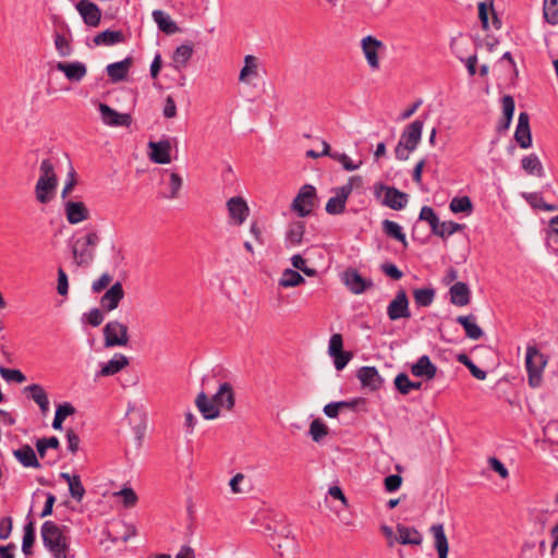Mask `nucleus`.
<instances>
[{
	"label": "nucleus",
	"mask_w": 558,
	"mask_h": 558,
	"mask_svg": "<svg viewBox=\"0 0 558 558\" xmlns=\"http://www.w3.org/2000/svg\"><path fill=\"white\" fill-rule=\"evenodd\" d=\"M65 525H58L53 521H45L40 527V536L45 548L53 558H69L70 539Z\"/></svg>",
	"instance_id": "f257e3e1"
},
{
	"label": "nucleus",
	"mask_w": 558,
	"mask_h": 558,
	"mask_svg": "<svg viewBox=\"0 0 558 558\" xmlns=\"http://www.w3.org/2000/svg\"><path fill=\"white\" fill-rule=\"evenodd\" d=\"M39 170L40 175L35 186L36 199L41 204H48L53 198L58 186V178L50 159H44Z\"/></svg>",
	"instance_id": "f03ea898"
},
{
	"label": "nucleus",
	"mask_w": 558,
	"mask_h": 558,
	"mask_svg": "<svg viewBox=\"0 0 558 558\" xmlns=\"http://www.w3.org/2000/svg\"><path fill=\"white\" fill-rule=\"evenodd\" d=\"M423 125V121L417 119L404 128L395 149L397 159L408 160L410 153L416 149L422 138Z\"/></svg>",
	"instance_id": "7ed1b4c3"
},
{
	"label": "nucleus",
	"mask_w": 558,
	"mask_h": 558,
	"mask_svg": "<svg viewBox=\"0 0 558 558\" xmlns=\"http://www.w3.org/2000/svg\"><path fill=\"white\" fill-rule=\"evenodd\" d=\"M548 359L539 352L535 345H527L525 355V367L527 371L529 385L532 388L539 387L542 384L543 369Z\"/></svg>",
	"instance_id": "20e7f679"
},
{
	"label": "nucleus",
	"mask_w": 558,
	"mask_h": 558,
	"mask_svg": "<svg viewBox=\"0 0 558 558\" xmlns=\"http://www.w3.org/2000/svg\"><path fill=\"white\" fill-rule=\"evenodd\" d=\"M98 242V234L96 232H89L73 243L72 254L77 266L87 267L92 264L95 257L94 250Z\"/></svg>",
	"instance_id": "39448f33"
},
{
	"label": "nucleus",
	"mask_w": 558,
	"mask_h": 558,
	"mask_svg": "<svg viewBox=\"0 0 558 558\" xmlns=\"http://www.w3.org/2000/svg\"><path fill=\"white\" fill-rule=\"evenodd\" d=\"M362 179L359 175L351 177L348 182L336 189V195L330 197L326 204V211L329 215L342 214L345 209V203L351 195L354 186H360Z\"/></svg>",
	"instance_id": "423d86ee"
},
{
	"label": "nucleus",
	"mask_w": 558,
	"mask_h": 558,
	"mask_svg": "<svg viewBox=\"0 0 558 558\" xmlns=\"http://www.w3.org/2000/svg\"><path fill=\"white\" fill-rule=\"evenodd\" d=\"M317 199L316 189L311 184L303 185L291 204V209L299 217H307L313 213Z\"/></svg>",
	"instance_id": "0eeeda50"
},
{
	"label": "nucleus",
	"mask_w": 558,
	"mask_h": 558,
	"mask_svg": "<svg viewBox=\"0 0 558 558\" xmlns=\"http://www.w3.org/2000/svg\"><path fill=\"white\" fill-rule=\"evenodd\" d=\"M374 194L376 197H380L384 194L381 204L393 210H401L408 204V194L399 191L393 186H387L383 183L374 185Z\"/></svg>",
	"instance_id": "6e6552de"
},
{
	"label": "nucleus",
	"mask_w": 558,
	"mask_h": 558,
	"mask_svg": "<svg viewBox=\"0 0 558 558\" xmlns=\"http://www.w3.org/2000/svg\"><path fill=\"white\" fill-rule=\"evenodd\" d=\"M105 347H124L129 342L128 326L118 320L108 322L104 329Z\"/></svg>",
	"instance_id": "1a4fd4ad"
},
{
	"label": "nucleus",
	"mask_w": 558,
	"mask_h": 558,
	"mask_svg": "<svg viewBox=\"0 0 558 558\" xmlns=\"http://www.w3.org/2000/svg\"><path fill=\"white\" fill-rule=\"evenodd\" d=\"M387 316L392 322L411 317L409 298L404 289L398 290L395 298L388 304Z\"/></svg>",
	"instance_id": "9d476101"
},
{
	"label": "nucleus",
	"mask_w": 558,
	"mask_h": 558,
	"mask_svg": "<svg viewBox=\"0 0 558 558\" xmlns=\"http://www.w3.org/2000/svg\"><path fill=\"white\" fill-rule=\"evenodd\" d=\"M343 282L354 294H361L373 287L371 279L363 278L356 269L349 268L343 272Z\"/></svg>",
	"instance_id": "9b49d317"
},
{
	"label": "nucleus",
	"mask_w": 558,
	"mask_h": 558,
	"mask_svg": "<svg viewBox=\"0 0 558 558\" xmlns=\"http://www.w3.org/2000/svg\"><path fill=\"white\" fill-rule=\"evenodd\" d=\"M514 140L517 144L523 149H527L532 146L530 117L525 111L520 112L519 114L518 124L514 132Z\"/></svg>",
	"instance_id": "f8f14e48"
},
{
	"label": "nucleus",
	"mask_w": 558,
	"mask_h": 558,
	"mask_svg": "<svg viewBox=\"0 0 558 558\" xmlns=\"http://www.w3.org/2000/svg\"><path fill=\"white\" fill-rule=\"evenodd\" d=\"M76 10L81 14L84 23L96 27L101 20V11L98 5L89 0H81L76 3Z\"/></svg>",
	"instance_id": "ddd939ff"
},
{
	"label": "nucleus",
	"mask_w": 558,
	"mask_h": 558,
	"mask_svg": "<svg viewBox=\"0 0 558 558\" xmlns=\"http://www.w3.org/2000/svg\"><path fill=\"white\" fill-rule=\"evenodd\" d=\"M99 112L105 124L110 126H129L131 124V116L119 113L106 104H99Z\"/></svg>",
	"instance_id": "4468645a"
},
{
	"label": "nucleus",
	"mask_w": 558,
	"mask_h": 558,
	"mask_svg": "<svg viewBox=\"0 0 558 558\" xmlns=\"http://www.w3.org/2000/svg\"><path fill=\"white\" fill-rule=\"evenodd\" d=\"M356 377L363 387H368L373 391L380 389L384 385V378L374 366L361 367L357 371Z\"/></svg>",
	"instance_id": "2eb2a0df"
},
{
	"label": "nucleus",
	"mask_w": 558,
	"mask_h": 558,
	"mask_svg": "<svg viewBox=\"0 0 558 558\" xmlns=\"http://www.w3.org/2000/svg\"><path fill=\"white\" fill-rule=\"evenodd\" d=\"M195 404L205 420H215L220 416V410L214 397L209 398L205 391L196 396Z\"/></svg>",
	"instance_id": "dca6fc26"
},
{
	"label": "nucleus",
	"mask_w": 558,
	"mask_h": 558,
	"mask_svg": "<svg viewBox=\"0 0 558 558\" xmlns=\"http://www.w3.org/2000/svg\"><path fill=\"white\" fill-rule=\"evenodd\" d=\"M56 69L64 74L70 82H81L86 73L87 68L83 62H57Z\"/></svg>",
	"instance_id": "f3484780"
},
{
	"label": "nucleus",
	"mask_w": 558,
	"mask_h": 558,
	"mask_svg": "<svg viewBox=\"0 0 558 558\" xmlns=\"http://www.w3.org/2000/svg\"><path fill=\"white\" fill-rule=\"evenodd\" d=\"M123 298L124 290L122 283L117 281L101 296L100 305L105 311L111 312L119 306V303Z\"/></svg>",
	"instance_id": "a211bd4d"
},
{
	"label": "nucleus",
	"mask_w": 558,
	"mask_h": 558,
	"mask_svg": "<svg viewBox=\"0 0 558 558\" xmlns=\"http://www.w3.org/2000/svg\"><path fill=\"white\" fill-rule=\"evenodd\" d=\"M64 211L66 220L71 225H77L89 217L88 208L83 202L66 201Z\"/></svg>",
	"instance_id": "6ab92c4d"
},
{
	"label": "nucleus",
	"mask_w": 558,
	"mask_h": 558,
	"mask_svg": "<svg viewBox=\"0 0 558 558\" xmlns=\"http://www.w3.org/2000/svg\"><path fill=\"white\" fill-rule=\"evenodd\" d=\"M227 207L230 218L234 221L235 225H242L248 216V206L246 202L240 196L231 197L227 202Z\"/></svg>",
	"instance_id": "aec40b11"
},
{
	"label": "nucleus",
	"mask_w": 558,
	"mask_h": 558,
	"mask_svg": "<svg viewBox=\"0 0 558 558\" xmlns=\"http://www.w3.org/2000/svg\"><path fill=\"white\" fill-rule=\"evenodd\" d=\"M149 158L155 163H169L171 161L170 157V143L168 141H160V142H149Z\"/></svg>",
	"instance_id": "412c9836"
},
{
	"label": "nucleus",
	"mask_w": 558,
	"mask_h": 558,
	"mask_svg": "<svg viewBox=\"0 0 558 558\" xmlns=\"http://www.w3.org/2000/svg\"><path fill=\"white\" fill-rule=\"evenodd\" d=\"M129 422L132 425L136 446L142 445L146 429V416L141 410L131 409L128 412Z\"/></svg>",
	"instance_id": "4be33fe9"
},
{
	"label": "nucleus",
	"mask_w": 558,
	"mask_h": 558,
	"mask_svg": "<svg viewBox=\"0 0 558 558\" xmlns=\"http://www.w3.org/2000/svg\"><path fill=\"white\" fill-rule=\"evenodd\" d=\"M214 401L218 404V409H226L231 411L235 404V396L233 388L229 383H222L219 385L217 392L213 396Z\"/></svg>",
	"instance_id": "5701e85b"
},
{
	"label": "nucleus",
	"mask_w": 558,
	"mask_h": 558,
	"mask_svg": "<svg viewBox=\"0 0 558 558\" xmlns=\"http://www.w3.org/2000/svg\"><path fill=\"white\" fill-rule=\"evenodd\" d=\"M383 46V43L372 36H366L362 39V49L365 54V58L373 69L379 68V60L377 56V50Z\"/></svg>",
	"instance_id": "b1692460"
},
{
	"label": "nucleus",
	"mask_w": 558,
	"mask_h": 558,
	"mask_svg": "<svg viewBox=\"0 0 558 558\" xmlns=\"http://www.w3.org/2000/svg\"><path fill=\"white\" fill-rule=\"evenodd\" d=\"M411 373L416 377L433 379L436 376L437 367L432 363L428 355H422L416 363L411 366Z\"/></svg>",
	"instance_id": "393cba45"
},
{
	"label": "nucleus",
	"mask_w": 558,
	"mask_h": 558,
	"mask_svg": "<svg viewBox=\"0 0 558 558\" xmlns=\"http://www.w3.org/2000/svg\"><path fill=\"white\" fill-rule=\"evenodd\" d=\"M492 11L493 15V25L496 29L501 28V20L498 17L497 13L494 10V0H485L478 3V19L482 23L483 29L487 31L489 28L488 22V11Z\"/></svg>",
	"instance_id": "a878e982"
},
{
	"label": "nucleus",
	"mask_w": 558,
	"mask_h": 558,
	"mask_svg": "<svg viewBox=\"0 0 558 558\" xmlns=\"http://www.w3.org/2000/svg\"><path fill=\"white\" fill-rule=\"evenodd\" d=\"M450 302L457 306H465L470 303L471 291L466 283L456 282L449 289Z\"/></svg>",
	"instance_id": "bb28decb"
},
{
	"label": "nucleus",
	"mask_w": 558,
	"mask_h": 558,
	"mask_svg": "<svg viewBox=\"0 0 558 558\" xmlns=\"http://www.w3.org/2000/svg\"><path fill=\"white\" fill-rule=\"evenodd\" d=\"M14 457L25 468L39 469V463L34 449L29 445H23L19 449L13 451Z\"/></svg>",
	"instance_id": "cd10ccee"
},
{
	"label": "nucleus",
	"mask_w": 558,
	"mask_h": 558,
	"mask_svg": "<svg viewBox=\"0 0 558 558\" xmlns=\"http://www.w3.org/2000/svg\"><path fill=\"white\" fill-rule=\"evenodd\" d=\"M271 545L276 549L277 554L284 558L293 555L296 549V543L293 537L286 536H274L271 538Z\"/></svg>",
	"instance_id": "c85d7f7f"
},
{
	"label": "nucleus",
	"mask_w": 558,
	"mask_h": 558,
	"mask_svg": "<svg viewBox=\"0 0 558 558\" xmlns=\"http://www.w3.org/2000/svg\"><path fill=\"white\" fill-rule=\"evenodd\" d=\"M129 365V359L121 353H116L113 357L105 363L99 371L100 376H112Z\"/></svg>",
	"instance_id": "c756f323"
},
{
	"label": "nucleus",
	"mask_w": 558,
	"mask_h": 558,
	"mask_svg": "<svg viewBox=\"0 0 558 558\" xmlns=\"http://www.w3.org/2000/svg\"><path fill=\"white\" fill-rule=\"evenodd\" d=\"M456 320L464 328L468 338L472 340H478L483 337L484 332L482 328L476 324V318L474 315L458 316Z\"/></svg>",
	"instance_id": "7c9ffc66"
},
{
	"label": "nucleus",
	"mask_w": 558,
	"mask_h": 558,
	"mask_svg": "<svg viewBox=\"0 0 558 558\" xmlns=\"http://www.w3.org/2000/svg\"><path fill=\"white\" fill-rule=\"evenodd\" d=\"M398 542L402 545H420L423 541L421 533L414 527L398 524Z\"/></svg>",
	"instance_id": "2f4dec72"
},
{
	"label": "nucleus",
	"mask_w": 558,
	"mask_h": 558,
	"mask_svg": "<svg viewBox=\"0 0 558 558\" xmlns=\"http://www.w3.org/2000/svg\"><path fill=\"white\" fill-rule=\"evenodd\" d=\"M521 167L529 175H534L537 178L545 175L543 165L536 154L524 156L521 160Z\"/></svg>",
	"instance_id": "473e14b6"
},
{
	"label": "nucleus",
	"mask_w": 558,
	"mask_h": 558,
	"mask_svg": "<svg viewBox=\"0 0 558 558\" xmlns=\"http://www.w3.org/2000/svg\"><path fill=\"white\" fill-rule=\"evenodd\" d=\"M125 40L122 31L106 29L94 37L96 46H113Z\"/></svg>",
	"instance_id": "72a5a7b5"
},
{
	"label": "nucleus",
	"mask_w": 558,
	"mask_h": 558,
	"mask_svg": "<svg viewBox=\"0 0 558 558\" xmlns=\"http://www.w3.org/2000/svg\"><path fill=\"white\" fill-rule=\"evenodd\" d=\"M25 392L36 402L40 411L45 414L49 410V400L45 389L38 384H32L24 388Z\"/></svg>",
	"instance_id": "f704fd0d"
},
{
	"label": "nucleus",
	"mask_w": 558,
	"mask_h": 558,
	"mask_svg": "<svg viewBox=\"0 0 558 558\" xmlns=\"http://www.w3.org/2000/svg\"><path fill=\"white\" fill-rule=\"evenodd\" d=\"M131 65L130 58H126L122 61L110 63L107 65V74L112 82L123 81L129 72Z\"/></svg>",
	"instance_id": "c9c22d12"
},
{
	"label": "nucleus",
	"mask_w": 558,
	"mask_h": 558,
	"mask_svg": "<svg viewBox=\"0 0 558 558\" xmlns=\"http://www.w3.org/2000/svg\"><path fill=\"white\" fill-rule=\"evenodd\" d=\"M381 226H383V232L387 236L401 242L403 247H408V241H407L405 234L403 233L402 228L399 223H397L392 220H389V219H385L381 222Z\"/></svg>",
	"instance_id": "e433bc0d"
},
{
	"label": "nucleus",
	"mask_w": 558,
	"mask_h": 558,
	"mask_svg": "<svg viewBox=\"0 0 558 558\" xmlns=\"http://www.w3.org/2000/svg\"><path fill=\"white\" fill-rule=\"evenodd\" d=\"M395 386L401 395H408L411 390H420L422 381H412L405 373H400L395 378Z\"/></svg>",
	"instance_id": "4c0bfd02"
},
{
	"label": "nucleus",
	"mask_w": 558,
	"mask_h": 558,
	"mask_svg": "<svg viewBox=\"0 0 558 558\" xmlns=\"http://www.w3.org/2000/svg\"><path fill=\"white\" fill-rule=\"evenodd\" d=\"M151 16L159 31L168 35L174 34V22L171 20L169 14L161 10H154Z\"/></svg>",
	"instance_id": "58836bf2"
},
{
	"label": "nucleus",
	"mask_w": 558,
	"mask_h": 558,
	"mask_svg": "<svg viewBox=\"0 0 558 558\" xmlns=\"http://www.w3.org/2000/svg\"><path fill=\"white\" fill-rule=\"evenodd\" d=\"M257 66H258V63H257L256 57H254L252 54L245 56L244 57V66L240 71L239 80L241 82L247 83L250 77H256L258 75Z\"/></svg>",
	"instance_id": "ea45409f"
},
{
	"label": "nucleus",
	"mask_w": 558,
	"mask_h": 558,
	"mask_svg": "<svg viewBox=\"0 0 558 558\" xmlns=\"http://www.w3.org/2000/svg\"><path fill=\"white\" fill-rule=\"evenodd\" d=\"M304 232H305V223L303 221L292 222L289 226L286 241L292 246L299 245L302 243Z\"/></svg>",
	"instance_id": "a19ab883"
},
{
	"label": "nucleus",
	"mask_w": 558,
	"mask_h": 558,
	"mask_svg": "<svg viewBox=\"0 0 558 558\" xmlns=\"http://www.w3.org/2000/svg\"><path fill=\"white\" fill-rule=\"evenodd\" d=\"M36 539L35 533V523L33 521H28L24 525V535L22 541V551L25 556H31L33 554L32 547Z\"/></svg>",
	"instance_id": "79ce46f5"
},
{
	"label": "nucleus",
	"mask_w": 558,
	"mask_h": 558,
	"mask_svg": "<svg viewBox=\"0 0 558 558\" xmlns=\"http://www.w3.org/2000/svg\"><path fill=\"white\" fill-rule=\"evenodd\" d=\"M75 413V408L69 403L64 402L62 404H59L56 409L54 418L52 421V428L53 429H61L63 421L69 416Z\"/></svg>",
	"instance_id": "37998d69"
},
{
	"label": "nucleus",
	"mask_w": 558,
	"mask_h": 558,
	"mask_svg": "<svg viewBox=\"0 0 558 558\" xmlns=\"http://www.w3.org/2000/svg\"><path fill=\"white\" fill-rule=\"evenodd\" d=\"M430 533L434 536L435 539V548L437 553L439 551H449V545L448 539L445 534L444 525L442 524H434L429 529Z\"/></svg>",
	"instance_id": "c03bdc74"
},
{
	"label": "nucleus",
	"mask_w": 558,
	"mask_h": 558,
	"mask_svg": "<svg viewBox=\"0 0 558 558\" xmlns=\"http://www.w3.org/2000/svg\"><path fill=\"white\" fill-rule=\"evenodd\" d=\"M305 279L294 269H284L279 280V286L283 288H292L303 284Z\"/></svg>",
	"instance_id": "a18cd8bd"
},
{
	"label": "nucleus",
	"mask_w": 558,
	"mask_h": 558,
	"mask_svg": "<svg viewBox=\"0 0 558 558\" xmlns=\"http://www.w3.org/2000/svg\"><path fill=\"white\" fill-rule=\"evenodd\" d=\"M413 298L417 306L427 307L434 302L435 290L433 288L415 289Z\"/></svg>",
	"instance_id": "49530a36"
},
{
	"label": "nucleus",
	"mask_w": 558,
	"mask_h": 558,
	"mask_svg": "<svg viewBox=\"0 0 558 558\" xmlns=\"http://www.w3.org/2000/svg\"><path fill=\"white\" fill-rule=\"evenodd\" d=\"M194 44L189 41L177 47V70L186 66L187 61L193 56Z\"/></svg>",
	"instance_id": "de8ad7c7"
},
{
	"label": "nucleus",
	"mask_w": 558,
	"mask_h": 558,
	"mask_svg": "<svg viewBox=\"0 0 558 558\" xmlns=\"http://www.w3.org/2000/svg\"><path fill=\"white\" fill-rule=\"evenodd\" d=\"M308 433L315 442H319L328 435L329 428L320 418H316L312 421Z\"/></svg>",
	"instance_id": "09e8293b"
},
{
	"label": "nucleus",
	"mask_w": 558,
	"mask_h": 558,
	"mask_svg": "<svg viewBox=\"0 0 558 558\" xmlns=\"http://www.w3.org/2000/svg\"><path fill=\"white\" fill-rule=\"evenodd\" d=\"M449 208L452 213H468L470 214L473 209L472 202L469 196L453 197L449 204Z\"/></svg>",
	"instance_id": "8fccbe9b"
},
{
	"label": "nucleus",
	"mask_w": 558,
	"mask_h": 558,
	"mask_svg": "<svg viewBox=\"0 0 558 558\" xmlns=\"http://www.w3.org/2000/svg\"><path fill=\"white\" fill-rule=\"evenodd\" d=\"M465 226L454 222V221H444L438 223V229H436V232H433V234L440 236V238H447L460 230H462Z\"/></svg>",
	"instance_id": "3c124183"
},
{
	"label": "nucleus",
	"mask_w": 558,
	"mask_h": 558,
	"mask_svg": "<svg viewBox=\"0 0 558 558\" xmlns=\"http://www.w3.org/2000/svg\"><path fill=\"white\" fill-rule=\"evenodd\" d=\"M543 11L548 23L558 24V0H544Z\"/></svg>",
	"instance_id": "603ef678"
},
{
	"label": "nucleus",
	"mask_w": 558,
	"mask_h": 558,
	"mask_svg": "<svg viewBox=\"0 0 558 558\" xmlns=\"http://www.w3.org/2000/svg\"><path fill=\"white\" fill-rule=\"evenodd\" d=\"M420 220L427 221L432 232H436L438 229L439 218L436 215L435 210L429 206H423L420 211Z\"/></svg>",
	"instance_id": "864d4df0"
},
{
	"label": "nucleus",
	"mask_w": 558,
	"mask_h": 558,
	"mask_svg": "<svg viewBox=\"0 0 558 558\" xmlns=\"http://www.w3.org/2000/svg\"><path fill=\"white\" fill-rule=\"evenodd\" d=\"M458 361L466 366L476 379L484 380L486 378V372L477 367L466 354L458 355Z\"/></svg>",
	"instance_id": "5fc2aeb1"
},
{
	"label": "nucleus",
	"mask_w": 558,
	"mask_h": 558,
	"mask_svg": "<svg viewBox=\"0 0 558 558\" xmlns=\"http://www.w3.org/2000/svg\"><path fill=\"white\" fill-rule=\"evenodd\" d=\"M68 485L71 497L76 501H81L85 495V488L80 475L74 474L72 476V481Z\"/></svg>",
	"instance_id": "6e6d98bb"
},
{
	"label": "nucleus",
	"mask_w": 558,
	"mask_h": 558,
	"mask_svg": "<svg viewBox=\"0 0 558 558\" xmlns=\"http://www.w3.org/2000/svg\"><path fill=\"white\" fill-rule=\"evenodd\" d=\"M0 375L7 381H15L17 384H22L26 380V376L20 369L0 366Z\"/></svg>",
	"instance_id": "4d7b16f0"
},
{
	"label": "nucleus",
	"mask_w": 558,
	"mask_h": 558,
	"mask_svg": "<svg viewBox=\"0 0 558 558\" xmlns=\"http://www.w3.org/2000/svg\"><path fill=\"white\" fill-rule=\"evenodd\" d=\"M331 159L340 162L342 165L343 169L347 171H354V170L359 169L360 166L362 165V161L355 163L351 160V158L347 154L339 153V151H333V154L331 155Z\"/></svg>",
	"instance_id": "13d9d810"
},
{
	"label": "nucleus",
	"mask_w": 558,
	"mask_h": 558,
	"mask_svg": "<svg viewBox=\"0 0 558 558\" xmlns=\"http://www.w3.org/2000/svg\"><path fill=\"white\" fill-rule=\"evenodd\" d=\"M291 264L296 271L300 270L308 277L317 275V270L315 268L307 267L306 260L300 254H295L291 257Z\"/></svg>",
	"instance_id": "bf43d9fd"
},
{
	"label": "nucleus",
	"mask_w": 558,
	"mask_h": 558,
	"mask_svg": "<svg viewBox=\"0 0 558 558\" xmlns=\"http://www.w3.org/2000/svg\"><path fill=\"white\" fill-rule=\"evenodd\" d=\"M116 495L122 497V504L126 508L134 507L137 502V495L133 488L124 487L120 492L116 493Z\"/></svg>",
	"instance_id": "052dcab7"
},
{
	"label": "nucleus",
	"mask_w": 558,
	"mask_h": 558,
	"mask_svg": "<svg viewBox=\"0 0 558 558\" xmlns=\"http://www.w3.org/2000/svg\"><path fill=\"white\" fill-rule=\"evenodd\" d=\"M199 2L201 0H181L180 14L187 17L194 16L198 11Z\"/></svg>",
	"instance_id": "680f3d73"
},
{
	"label": "nucleus",
	"mask_w": 558,
	"mask_h": 558,
	"mask_svg": "<svg viewBox=\"0 0 558 558\" xmlns=\"http://www.w3.org/2000/svg\"><path fill=\"white\" fill-rule=\"evenodd\" d=\"M54 46H56L58 53L61 57H68L72 53V48L70 46L69 40L61 34H56Z\"/></svg>",
	"instance_id": "e2e57ef3"
},
{
	"label": "nucleus",
	"mask_w": 558,
	"mask_h": 558,
	"mask_svg": "<svg viewBox=\"0 0 558 558\" xmlns=\"http://www.w3.org/2000/svg\"><path fill=\"white\" fill-rule=\"evenodd\" d=\"M343 351V340L340 333H333L329 340L328 353L330 356Z\"/></svg>",
	"instance_id": "0e129e2a"
},
{
	"label": "nucleus",
	"mask_w": 558,
	"mask_h": 558,
	"mask_svg": "<svg viewBox=\"0 0 558 558\" xmlns=\"http://www.w3.org/2000/svg\"><path fill=\"white\" fill-rule=\"evenodd\" d=\"M380 270L393 280H400L403 272L392 263H384L380 265Z\"/></svg>",
	"instance_id": "69168bd1"
},
{
	"label": "nucleus",
	"mask_w": 558,
	"mask_h": 558,
	"mask_svg": "<svg viewBox=\"0 0 558 558\" xmlns=\"http://www.w3.org/2000/svg\"><path fill=\"white\" fill-rule=\"evenodd\" d=\"M501 104H502V117H506L507 119H512L514 109H515V104H514L513 97L510 95H505L501 99Z\"/></svg>",
	"instance_id": "338daca9"
},
{
	"label": "nucleus",
	"mask_w": 558,
	"mask_h": 558,
	"mask_svg": "<svg viewBox=\"0 0 558 558\" xmlns=\"http://www.w3.org/2000/svg\"><path fill=\"white\" fill-rule=\"evenodd\" d=\"M402 484V477L398 474H391L384 481L385 489L388 493L397 492Z\"/></svg>",
	"instance_id": "774afa93"
}]
</instances>
